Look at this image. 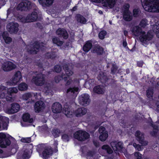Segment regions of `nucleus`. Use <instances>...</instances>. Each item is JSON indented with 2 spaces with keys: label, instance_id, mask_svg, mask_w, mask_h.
Here are the masks:
<instances>
[{
  "label": "nucleus",
  "instance_id": "nucleus-61",
  "mask_svg": "<svg viewBox=\"0 0 159 159\" xmlns=\"http://www.w3.org/2000/svg\"><path fill=\"white\" fill-rule=\"evenodd\" d=\"M89 84L91 85V86H93L96 84V81L93 79H91L89 80Z\"/></svg>",
  "mask_w": 159,
  "mask_h": 159
},
{
  "label": "nucleus",
  "instance_id": "nucleus-20",
  "mask_svg": "<svg viewBox=\"0 0 159 159\" xmlns=\"http://www.w3.org/2000/svg\"><path fill=\"white\" fill-rule=\"evenodd\" d=\"M117 0H103L102 2L104 7L111 9L115 5Z\"/></svg>",
  "mask_w": 159,
  "mask_h": 159
},
{
  "label": "nucleus",
  "instance_id": "nucleus-23",
  "mask_svg": "<svg viewBox=\"0 0 159 159\" xmlns=\"http://www.w3.org/2000/svg\"><path fill=\"white\" fill-rule=\"evenodd\" d=\"M45 104L41 101L36 102L34 105V110L37 113H39L45 108Z\"/></svg>",
  "mask_w": 159,
  "mask_h": 159
},
{
  "label": "nucleus",
  "instance_id": "nucleus-39",
  "mask_svg": "<svg viewBox=\"0 0 159 159\" xmlns=\"http://www.w3.org/2000/svg\"><path fill=\"white\" fill-rule=\"evenodd\" d=\"M45 56L48 59H54L57 57V55L55 52L52 51L51 52H48L46 53Z\"/></svg>",
  "mask_w": 159,
  "mask_h": 159
},
{
  "label": "nucleus",
  "instance_id": "nucleus-58",
  "mask_svg": "<svg viewBox=\"0 0 159 159\" xmlns=\"http://www.w3.org/2000/svg\"><path fill=\"white\" fill-rule=\"evenodd\" d=\"M124 9V11L123 12H130L129 11V8L130 7L129 4V3L126 4L123 6Z\"/></svg>",
  "mask_w": 159,
  "mask_h": 159
},
{
  "label": "nucleus",
  "instance_id": "nucleus-22",
  "mask_svg": "<svg viewBox=\"0 0 159 159\" xmlns=\"http://www.w3.org/2000/svg\"><path fill=\"white\" fill-rule=\"evenodd\" d=\"M130 30L133 35L138 37L143 31L142 28L138 25L131 27Z\"/></svg>",
  "mask_w": 159,
  "mask_h": 159
},
{
  "label": "nucleus",
  "instance_id": "nucleus-4",
  "mask_svg": "<svg viewBox=\"0 0 159 159\" xmlns=\"http://www.w3.org/2000/svg\"><path fill=\"white\" fill-rule=\"evenodd\" d=\"M90 136L89 134L83 130H78L74 134V137L75 139L80 141H84L88 139Z\"/></svg>",
  "mask_w": 159,
  "mask_h": 159
},
{
  "label": "nucleus",
  "instance_id": "nucleus-49",
  "mask_svg": "<svg viewBox=\"0 0 159 159\" xmlns=\"http://www.w3.org/2000/svg\"><path fill=\"white\" fill-rule=\"evenodd\" d=\"M147 24V20L146 19H143L141 20L139 25L142 27L144 28Z\"/></svg>",
  "mask_w": 159,
  "mask_h": 159
},
{
  "label": "nucleus",
  "instance_id": "nucleus-6",
  "mask_svg": "<svg viewBox=\"0 0 159 159\" xmlns=\"http://www.w3.org/2000/svg\"><path fill=\"white\" fill-rule=\"evenodd\" d=\"M10 137H12L9 135L7 137L5 134L0 133V147L2 148H5L10 145L11 143Z\"/></svg>",
  "mask_w": 159,
  "mask_h": 159
},
{
  "label": "nucleus",
  "instance_id": "nucleus-36",
  "mask_svg": "<svg viewBox=\"0 0 159 159\" xmlns=\"http://www.w3.org/2000/svg\"><path fill=\"white\" fill-rule=\"evenodd\" d=\"M54 0H38L39 3L43 5L49 6L52 5Z\"/></svg>",
  "mask_w": 159,
  "mask_h": 159
},
{
  "label": "nucleus",
  "instance_id": "nucleus-14",
  "mask_svg": "<svg viewBox=\"0 0 159 159\" xmlns=\"http://www.w3.org/2000/svg\"><path fill=\"white\" fill-rule=\"evenodd\" d=\"M2 67L4 71L7 72L15 69L16 66L13 62L10 61H7L4 62L2 65Z\"/></svg>",
  "mask_w": 159,
  "mask_h": 159
},
{
  "label": "nucleus",
  "instance_id": "nucleus-62",
  "mask_svg": "<svg viewBox=\"0 0 159 159\" xmlns=\"http://www.w3.org/2000/svg\"><path fill=\"white\" fill-rule=\"evenodd\" d=\"M139 12V10L138 9H134L133 11V13L134 16L136 17L138 15Z\"/></svg>",
  "mask_w": 159,
  "mask_h": 159
},
{
  "label": "nucleus",
  "instance_id": "nucleus-35",
  "mask_svg": "<svg viewBox=\"0 0 159 159\" xmlns=\"http://www.w3.org/2000/svg\"><path fill=\"white\" fill-rule=\"evenodd\" d=\"M76 18L77 21L81 24H85L86 22L87 21L85 18L80 14H77Z\"/></svg>",
  "mask_w": 159,
  "mask_h": 159
},
{
  "label": "nucleus",
  "instance_id": "nucleus-13",
  "mask_svg": "<svg viewBox=\"0 0 159 159\" xmlns=\"http://www.w3.org/2000/svg\"><path fill=\"white\" fill-rule=\"evenodd\" d=\"M7 27L8 31L11 34H16L19 30V24L17 23H10L7 25Z\"/></svg>",
  "mask_w": 159,
  "mask_h": 159
},
{
  "label": "nucleus",
  "instance_id": "nucleus-42",
  "mask_svg": "<svg viewBox=\"0 0 159 159\" xmlns=\"http://www.w3.org/2000/svg\"><path fill=\"white\" fill-rule=\"evenodd\" d=\"M28 88V86L27 84L24 83H20L18 86V89L21 91L26 90Z\"/></svg>",
  "mask_w": 159,
  "mask_h": 159
},
{
  "label": "nucleus",
  "instance_id": "nucleus-37",
  "mask_svg": "<svg viewBox=\"0 0 159 159\" xmlns=\"http://www.w3.org/2000/svg\"><path fill=\"white\" fill-rule=\"evenodd\" d=\"M17 19L19 21L23 23L30 22L27 18V16L25 17L22 15H18L17 17Z\"/></svg>",
  "mask_w": 159,
  "mask_h": 159
},
{
  "label": "nucleus",
  "instance_id": "nucleus-18",
  "mask_svg": "<svg viewBox=\"0 0 159 159\" xmlns=\"http://www.w3.org/2000/svg\"><path fill=\"white\" fill-rule=\"evenodd\" d=\"M65 74L62 73L61 75H58L56 76L54 78V80L56 83H58L61 80H63L66 82V85H69L71 84V81L70 80H68L69 77H64Z\"/></svg>",
  "mask_w": 159,
  "mask_h": 159
},
{
  "label": "nucleus",
  "instance_id": "nucleus-10",
  "mask_svg": "<svg viewBox=\"0 0 159 159\" xmlns=\"http://www.w3.org/2000/svg\"><path fill=\"white\" fill-rule=\"evenodd\" d=\"M90 102V96L87 93L82 94L79 97V103L84 106L88 105Z\"/></svg>",
  "mask_w": 159,
  "mask_h": 159
},
{
  "label": "nucleus",
  "instance_id": "nucleus-59",
  "mask_svg": "<svg viewBox=\"0 0 159 159\" xmlns=\"http://www.w3.org/2000/svg\"><path fill=\"white\" fill-rule=\"evenodd\" d=\"M123 46L125 48H127L129 49V48L127 46V43L126 40V37H124V36H123Z\"/></svg>",
  "mask_w": 159,
  "mask_h": 159
},
{
  "label": "nucleus",
  "instance_id": "nucleus-33",
  "mask_svg": "<svg viewBox=\"0 0 159 159\" xmlns=\"http://www.w3.org/2000/svg\"><path fill=\"white\" fill-rule=\"evenodd\" d=\"M2 38L4 40L5 42L7 44H9L12 41V38L8 36V34L7 33L3 32L2 35Z\"/></svg>",
  "mask_w": 159,
  "mask_h": 159
},
{
  "label": "nucleus",
  "instance_id": "nucleus-3",
  "mask_svg": "<svg viewBox=\"0 0 159 159\" xmlns=\"http://www.w3.org/2000/svg\"><path fill=\"white\" fill-rule=\"evenodd\" d=\"M98 79L102 84H107L109 85H113L115 84L116 81L113 79H110V76H108L105 73L103 72H99Z\"/></svg>",
  "mask_w": 159,
  "mask_h": 159
},
{
  "label": "nucleus",
  "instance_id": "nucleus-27",
  "mask_svg": "<svg viewBox=\"0 0 159 159\" xmlns=\"http://www.w3.org/2000/svg\"><path fill=\"white\" fill-rule=\"evenodd\" d=\"M38 17V14L36 12L33 11L30 14H29L27 16V18L30 22L35 21Z\"/></svg>",
  "mask_w": 159,
  "mask_h": 159
},
{
  "label": "nucleus",
  "instance_id": "nucleus-9",
  "mask_svg": "<svg viewBox=\"0 0 159 159\" xmlns=\"http://www.w3.org/2000/svg\"><path fill=\"white\" fill-rule=\"evenodd\" d=\"M32 7L31 2L28 0H23L18 5L19 9L27 10L30 9Z\"/></svg>",
  "mask_w": 159,
  "mask_h": 159
},
{
  "label": "nucleus",
  "instance_id": "nucleus-57",
  "mask_svg": "<svg viewBox=\"0 0 159 159\" xmlns=\"http://www.w3.org/2000/svg\"><path fill=\"white\" fill-rule=\"evenodd\" d=\"M134 147L135 148L136 150L138 151L142 150V148L141 146L139 144H137L136 143H134L133 144Z\"/></svg>",
  "mask_w": 159,
  "mask_h": 159
},
{
  "label": "nucleus",
  "instance_id": "nucleus-41",
  "mask_svg": "<svg viewBox=\"0 0 159 159\" xmlns=\"http://www.w3.org/2000/svg\"><path fill=\"white\" fill-rule=\"evenodd\" d=\"M65 74L64 77H68L69 79L68 80H70L71 82V80L70 79V76L71 75L73 74V72L70 70L68 66H66L65 69Z\"/></svg>",
  "mask_w": 159,
  "mask_h": 159
},
{
  "label": "nucleus",
  "instance_id": "nucleus-46",
  "mask_svg": "<svg viewBox=\"0 0 159 159\" xmlns=\"http://www.w3.org/2000/svg\"><path fill=\"white\" fill-rule=\"evenodd\" d=\"M106 34L107 32L105 30H102L98 34V37L100 39L102 40L104 39Z\"/></svg>",
  "mask_w": 159,
  "mask_h": 159
},
{
  "label": "nucleus",
  "instance_id": "nucleus-16",
  "mask_svg": "<svg viewBox=\"0 0 159 159\" xmlns=\"http://www.w3.org/2000/svg\"><path fill=\"white\" fill-rule=\"evenodd\" d=\"M110 145L113 150L115 151L120 152L123 147V143L120 141H112Z\"/></svg>",
  "mask_w": 159,
  "mask_h": 159
},
{
  "label": "nucleus",
  "instance_id": "nucleus-43",
  "mask_svg": "<svg viewBox=\"0 0 159 159\" xmlns=\"http://www.w3.org/2000/svg\"><path fill=\"white\" fill-rule=\"evenodd\" d=\"M118 66L116 64H113L111 68V73L113 75H115L117 72Z\"/></svg>",
  "mask_w": 159,
  "mask_h": 159
},
{
  "label": "nucleus",
  "instance_id": "nucleus-7",
  "mask_svg": "<svg viewBox=\"0 0 159 159\" xmlns=\"http://www.w3.org/2000/svg\"><path fill=\"white\" fill-rule=\"evenodd\" d=\"M22 79L21 73L20 71H18L15 73L12 78L7 82V83L10 86L15 85Z\"/></svg>",
  "mask_w": 159,
  "mask_h": 159
},
{
  "label": "nucleus",
  "instance_id": "nucleus-34",
  "mask_svg": "<svg viewBox=\"0 0 159 159\" xmlns=\"http://www.w3.org/2000/svg\"><path fill=\"white\" fill-rule=\"evenodd\" d=\"M32 150L29 148L25 149L22 155V157L23 159H28L30 157V153Z\"/></svg>",
  "mask_w": 159,
  "mask_h": 159
},
{
  "label": "nucleus",
  "instance_id": "nucleus-63",
  "mask_svg": "<svg viewBox=\"0 0 159 159\" xmlns=\"http://www.w3.org/2000/svg\"><path fill=\"white\" fill-rule=\"evenodd\" d=\"M142 155L139 152H136L134 153V156L136 157V159H141Z\"/></svg>",
  "mask_w": 159,
  "mask_h": 159
},
{
  "label": "nucleus",
  "instance_id": "nucleus-12",
  "mask_svg": "<svg viewBox=\"0 0 159 159\" xmlns=\"http://www.w3.org/2000/svg\"><path fill=\"white\" fill-rule=\"evenodd\" d=\"M98 132L100 135L99 139L102 141L104 142L107 138L108 135V132L106 130L105 128L103 126H101L99 128Z\"/></svg>",
  "mask_w": 159,
  "mask_h": 159
},
{
  "label": "nucleus",
  "instance_id": "nucleus-64",
  "mask_svg": "<svg viewBox=\"0 0 159 159\" xmlns=\"http://www.w3.org/2000/svg\"><path fill=\"white\" fill-rule=\"evenodd\" d=\"M153 29L154 32H156V31H159V24L154 26L153 28Z\"/></svg>",
  "mask_w": 159,
  "mask_h": 159
},
{
  "label": "nucleus",
  "instance_id": "nucleus-29",
  "mask_svg": "<svg viewBox=\"0 0 159 159\" xmlns=\"http://www.w3.org/2000/svg\"><path fill=\"white\" fill-rule=\"evenodd\" d=\"M123 18L126 21H130L133 19V16L131 12H123Z\"/></svg>",
  "mask_w": 159,
  "mask_h": 159
},
{
  "label": "nucleus",
  "instance_id": "nucleus-56",
  "mask_svg": "<svg viewBox=\"0 0 159 159\" xmlns=\"http://www.w3.org/2000/svg\"><path fill=\"white\" fill-rule=\"evenodd\" d=\"M58 144V141L57 140H54L53 145L54 146V148H53V152H56L58 151L57 150V145Z\"/></svg>",
  "mask_w": 159,
  "mask_h": 159
},
{
  "label": "nucleus",
  "instance_id": "nucleus-47",
  "mask_svg": "<svg viewBox=\"0 0 159 159\" xmlns=\"http://www.w3.org/2000/svg\"><path fill=\"white\" fill-rule=\"evenodd\" d=\"M78 87H74L73 88H69L67 90V93H74L75 92H77L78 90Z\"/></svg>",
  "mask_w": 159,
  "mask_h": 159
},
{
  "label": "nucleus",
  "instance_id": "nucleus-25",
  "mask_svg": "<svg viewBox=\"0 0 159 159\" xmlns=\"http://www.w3.org/2000/svg\"><path fill=\"white\" fill-rule=\"evenodd\" d=\"M93 91L98 94H102L105 91V87L102 85H98L95 86L93 88Z\"/></svg>",
  "mask_w": 159,
  "mask_h": 159
},
{
  "label": "nucleus",
  "instance_id": "nucleus-55",
  "mask_svg": "<svg viewBox=\"0 0 159 159\" xmlns=\"http://www.w3.org/2000/svg\"><path fill=\"white\" fill-rule=\"evenodd\" d=\"M150 121L149 122L151 125L152 127L153 128V130H156V131H158V126L155 125V124H153V121L152 120L151 118L150 117Z\"/></svg>",
  "mask_w": 159,
  "mask_h": 159
},
{
  "label": "nucleus",
  "instance_id": "nucleus-28",
  "mask_svg": "<svg viewBox=\"0 0 159 159\" xmlns=\"http://www.w3.org/2000/svg\"><path fill=\"white\" fill-rule=\"evenodd\" d=\"M0 119L1 121L0 123L2 124L3 128L4 129H7V122L9 121V118L5 116H1L0 117Z\"/></svg>",
  "mask_w": 159,
  "mask_h": 159
},
{
  "label": "nucleus",
  "instance_id": "nucleus-19",
  "mask_svg": "<svg viewBox=\"0 0 159 159\" xmlns=\"http://www.w3.org/2000/svg\"><path fill=\"white\" fill-rule=\"evenodd\" d=\"M56 34L59 37L65 39H67L68 37L67 31L64 28H58L56 31Z\"/></svg>",
  "mask_w": 159,
  "mask_h": 159
},
{
  "label": "nucleus",
  "instance_id": "nucleus-60",
  "mask_svg": "<svg viewBox=\"0 0 159 159\" xmlns=\"http://www.w3.org/2000/svg\"><path fill=\"white\" fill-rule=\"evenodd\" d=\"M95 154L94 152L92 151L89 150L87 153V156L88 157H93Z\"/></svg>",
  "mask_w": 159,
  "mask_h": 159
},
{
  "label": "nucleus",
  "instance_id": "nucleus-30",
  "mask_svg": "<svg viewBox=\"0 0 159 159\" xmlns=\"http://www.w3.org/2000/svg\"><path fill=\"white\" fill-rule=\"evenodd\" d=\"M93 51L98 55H100L103 54L104 52V49L102 47L98 45L94 47Z\"/></svg>",
  "mask_w": 159,
  "mask_h": 159
},
{
  "label": "nucleus",
  "instance_id": "nucleus-17",
  "mask_svg": "<svg viewBox=\"0 0 159 159\" xmlns=\"http://www.w3.org/2000/svg\"><path fill=\"white\" fill-rule=\"evenodd\" d=\"M40 46L38 41L34 42L32 44V47L30 49H28L27 51L31 54H36L39 51Z\"/></svg>",
  "mask_w": 159,
  "mask_h": 159
},
{
  "label": "nucleus",
  "instance_id": "nucleus-48",
  "mask_svg": "<svg viewBox=\"0 0 159 159\" xmlns=\"http://www.w3.org/2000/svg\"><path fill=\"white\" fill-rule=\"evenodd\" d=\"M32 95L30 93H28L24 94L22 96V98L23 100H27L29 98H31Z\"/></svg>",
  "mask_w": 159,
  "mask_h": 159
},
{
  "label": "nucleus",
  "instance_id": "nucleus-1",
  "mask_svg": "<svg viewBox=\"0 0 159 159\" xmlns=\"http://www.w3.org/2000/svg\"><path fill=\"white\" fill-rule=\"evenodd\" d=\"M144 10L149 12H159V0H141Z\"/></svg>",
  "mask_w": 159,
  "mask_h": 159
},
{
  "label": "nucleus",
  "instance_id": "nucleus-21",
  "mask_svg": "<svg viewBox=\"0 0 159 159\" xmlns=\"http://www.w3.org/2000/svg\"><path fill=\"white\" fill-rule=\"evenodd\" d=\"M87 112V109L85 108L79 107L75 111L74 114L76 117H80L84 115Z\"/></svg>",
  "mask_w": 159,
  "mask_h": 159
},
{
  "label": "nucleus",
  "instance_id": "nucleus-54",
  "mask_svg": "<svg viewBox=\"0 0 159 159\" xmlns=\"http://www.w3.org/2000/svg\"><path fill=\"white\" fill-rule=\"evenodd\" d=\"M5 99L7 102H12L13 100V95L7 93V95L5 97Z\"/></svg>",
  "mask_w": 159,
  "mask_h": 159
},
{
  "label": "nucleus",
  "instance_id": "nucleus-38",
  "mask_svg": "<svg viewBox=\"0 0 159 159\" xmlns=\"http://www.w3.org/2000/svg\"><path fill=\"white\" fill-rule=\"evenodd\" d=\"M102 149L105 150L108 154H111L113 153V151L111 148L107 144L104 145L102 147Z\"/></svg>",
  "mask_w": 159,
  "mask_h": 159
},
{
  "label": "nucleus",
  "instance_id": "nucleus-24",
  "mask_svg": "<svg viewBox=\"0 0 159 159\" xmlns=\"http://www.w3.org/2000/svg\"><path fill=\"white\" fill-rule=\"evenodd\" d=\"M52 109L54 113H60L62 109L61 105L59 102H55L52 106Z\"/></svg>",
  "mask_w": 159,
  "mask_h": 159
},
{
  "label": "nucleus",
  "instance_id": "nucleus-11",
  "mask_svg": "<svg viewBox=\"0 0 159 159\" xmlns=\"http://www.w3.org/2000/svg\"><path fill=\"white\" fill-rule=\"evenodd\" d=\"M135 135L136 137V139L139 141V143L143 146H145L148 145V142L144 141V134L141 133L139 130H137L135 133Z\"/></svg>",
  "mask_w": 159,
  "mask_h": 159
},
{
  "label": "nucleus",
  "instance_id": "nucleus-50",
  "mask_svg": "<svg viewBox=\"0 0 159 159\" xmlns=\"http://www.w3.org/2000/svg\"><path fill=\"white\" fill-rule=\"evenodd\" d=\"M18 90L15 87H13L10 89L8 91L7 93L10 94H12L13 96L14 93H16L17 92Z\"/></svg>",
  "mask_w": 159,
  "mask_h": 159
},
{
  "label": "nucleus",
  "instance_id": "nucleus-40",
  "mask_svg": "<svg viewBox=\"0 0 159 159\" xmlns=\"http://www.w3.org/2000/svg\"><path fill=\"white\" fill-rule=\"evenodd\" d=\"M61 133V131L58 128L53 129L52 132V135L55 138L59 137Z\"/></svg>",
  "mask_w": 159,
  "mask_h": 159
},
{
  "label": "nucleus",
  "instance_id": "nucleus-8",
  "mask_svg": "<svg viewBox=\"0 0 159 159\" xmlns=\"http://www.w3.org/2000/svg\"><path fill=\"white\" fill-rule=\"evenodd\" d=\"M33 80L36 86H42L45 83V75L42 74H38L33 77Z\"/></svg>",
  "mask_w": 159,
  "mask_h": 159
},
{
  "label": "nucleus",
  "instance_id": "nucleus-5",
  "mask_svg": "<svg viewBox=\"0 0 159 159\" xmlns=\"http://www.w3.org/2000/svg\"><path fill=\"white\" fill-rule=\"evenodd\" d=\"M153 35L149 31L147 33L143 31L139 36V41L141 43L147 44L149 41L151 40L153 38Z\"/></svg>",
  "mask_w": 159,
  "mask_h": 159
},
{
  "label": "nucleus",
  "instance_id": "nucleus-45",
  "mask_svg": "<svg viewBox=\"0 0 159 159\" xmlns=\"http://www.w3.org/2000/svg\"><path fill=\"white\" fill-rule=\"evenodd\" d=\"M36 65L38 66V70L40 72H43L44 69L43 67V64L41 61H38L36 63Z\"/></svg>",
  "mask_w": 159,
  "mask_h": 159
},
{
  "label": "nucleus",
  "instance_id": "nucleus-2",
  "mask_svg": "<svg viewBox=\"0 0 159 159\" xmlns=\"http://www.w3.org/2000/svg\"><path fill=\"white\" fill-rule=\"evenodd\" d=\"M36 149L40 154L42 152L43 158L46 159L52 155L53 153L52 148L50 146L46 143L39 144L36 146Z\"/></svg>",
  "mask_w": 159,
  "mask_h": 159
},
{
  "label": "nucleus",
  "instance_id": "nucleus-32",
  "mask_svg": "<svg viewBox=\"0 0 159 159\" xmlns=\"http://www.w3.org/2000/svg\"><path fill=\"white\" fill-rule=\"evenodd\" d=\"M63 110L66 116L67 117H72V112L69 107L66 106L64 107Z\"/></svg>",
  "mask_w": 159,
  "mask_h": 159
},
{
  "label": "nucleus",
  "instance_id": "nucleus-31",
  "mask_svg": "<svg viewBox=\"0 0 159 159\" xmlns=\"http://www.w3.org/2000/svg\"><path fill=\"white\" fill-rule=\"evenodd\" d=\"M30 116L28 113L24 114L22 116V119L24 122H28L32 123L33 121L32 118H30Z\"/></svg>",
  "mask_w": 159,
  "mask_h": 159
},
{
  "label": "nucleus",
  "instance_id": "nucleus-51",
  "mask_svg": "<svg viewBox=\"0 0 159 159\" xmlns=\"http://www.w3.org/2000/svg\"><path fill=\"white\" fill-rule=\"evenodd\" d=\"M61 70V66L58 65H57L54 66L53 69V71L57 73H60Z\"/></svg>",
  "mask_w": 159,
  "mask_h": 159
},
{
  "label": "nucleus",
  "instance_id": "nucleus-53",
  "mask_svg": "<svg viewBox=\"0 0 159 159\" xmlns=\"http://www.w3.org/2000/svg\"><path fill=\"white\" fill-rule=\"evenodd\" d=\"M61 139L64 141L68 142L70 139V137L67 134H65L61 135Z\"/></svg>",
  "mask_w": 159,
  "mask_h": 159
},
{
  "label": "nucleus",
  "instance_id": "nucleus-26",
  "mask_svg": "<svg viewBox=\"0 0 159 159\" xmlns=\"http://www.w3.org/2000/svg\"><path fill=\"white\" fill-rule=\"evenodd\" d=\"M93 46L91 40H88L85 42L83 47V50L85 53L88 52L91 49Z\"/></svg>",
  "mask_w": 159,
  "mask_h": 159
},
{
  "label": "nucleus",
  "instance_id": "nucleus-44",
  "mask_svg": "<svg viewBox=\"0 0 159 159\" xmlns=\"http://www.w3.org/2000/svg\"><path fill=\"white\" fill-rule=\"evenodd\" d=\"M146 95L148 98H152L153 97V90L152 88H149L146 90Z\"/></svg>",
  "mask_w": 159,
  "mask_h": 159
},
{
  "label": "nucleus",
  "instance_id": "nucleus-52",
  "mask_svg": "<svg viewBox=\"0 0 159 159\" xmlns=\"http://www.w3.org/2000/svg\"><path fill=\"white\" fill-rule=\"evenodd\" d=\"M20 141L21 142L24 143H29L31 141V137L22 138Z\"/></svg>",
  "mask_w": 159,
  "mask_h": 159
},
{
  "label": "nucleus",
  "instance_id": "nucleus-15",
  "mask_svg": "<svg viewBox=\"0 0 159 159\" xmlns=\"http://www.w3.org/2000/svg\"><path fill=\"white\" fill-rule=\"evenodd\" d=\"M20 109V106L17 103H14L11 104V107L7 108L6 112L9 114H12L17 112Z\"/></svg>",
  "mask_w": 159,
  "mask_h": 159
}]
</instances>
